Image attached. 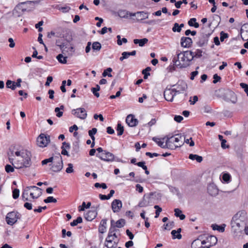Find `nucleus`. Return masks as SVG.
Here are the masks:
<instances>
[{
    "instance_id": "nucleus-40",
    "label": "nucleus",
    "mask_w": 248,
    "mask_h": 248,
    "mask_svg": "<svg viewBox=\"0 0 248 248\" xmlns=\"http://www.w3.org/2000/svg\"><path fill=\"white\" fill-rule=\"evenodd\" d=\"M92 48L94 50L99 51L101 48V44L98 42H94L92 45Z\"/></svg>"
},
{
    "instance_id": "nucleus-13",
    "label": "nucleus",
    "mask_w": 248,
    "mask_h": 248,
    "mask_svg": "<svg viewBox=\"0 0 248 248\" xmlns=\"http://www.w3.org/2000/svg\"><path fill=\"white\" fill-rule=\"evenodd\" d=\"M122 207V202L120 200L115 199L111 202V208L114 213L119 212Z\"/></svg>"
},
{
    "instance_id": "nucleus-32",
    "label": "nucleus",
    "mask_w": 248,
    "mask_h": 248,
    "mask_svg": "<svg viewBox=\"0 0 248 248\" xmlns=\"http://www.w3.org/2000/svg\"><path fill=\"white\" fill-rule=\"evenodd\" d=\"M64 106L63 105H62L60 106V107H57L55 108V112L57 113L56 116L60 118L62 116L63 112L61 111V110H63L64 109Z\"/></svg>"
},
{
    "instance_id": "nucleus-30",
    "label": "nucleus",
    "mask_w": 248,
    "mask_h": 248,
    "mask_svg": "<svg viewBox=\"0 0 248 248\" xmlns=\"http://www.w3.org/2000/svg\"><path fill=\"white\" fill-rule=\"evenodd\" d=\"M207 190L209 194L212 196L217 194V189L212 185L208 186Z\"/></svg>"
},
{
    "instance_id": "nucleus-44",
    "label": "nucleus",
    "mask_w": 248,
    "mask_h": 248,
    "mask_svg": "<svg viewBox=\"0 0 248 248\" xmlns=\"http://www.w3.org/2000/svg\"><path fill=\"white\" fill-rule=\"evenodd\" d=\"M58 9L62 11V13H67L70 11L71 8L67 5H65L64 6L62 7L58 6Z\"/></svg>"
},
{
    "instance_id": "nucleus-57",
    "label": "nucleus",
    "mask_w": 248,
    "mask_h": 248,
    "mask_svg": "<svg viewBox=\"0 0 248 248\" xmlns=\"http://www.w3.org/2000/svg\"><path fill=\"white\" fill-rule=\"evenodd\" d=\"M240 85L243 89H244L245 93L248 96V85L244 83H241Z\"/></svg>"
},
{
    "instance_id": "nucleus-61",
    "label": "nucleus",
    "mask_w": 248,
    "mask_h": 248,
    "mask_svg": "<svg viewBox=\"0 0 248 248\" xmlns=\"http://www.w3.org/2000/svg\"><path fill=\"white\" fill-rule=\"evenodd\" d=\"M234 224H235V226L236 227H237L238 228H240L243 224H245V223L244 222V221H242L240 220H237L234 222Z\"/></svg>"
},
{
    "instance_id": "nucleus-28",
    "label": "nucleus",
    "mask_w": 248,
    "mask_h": 248,
    "mask_svg": "<svg viewBox=\"0 0 248 248\" xmlns=\"http://www.w3.org/2000/svg\"><path fill=\"white\" fill-rule=\"evenodd\" d=\"M184 24L183 23L181 24L180 25L177 23L174 24L173 27H172V30L173 32H180L181 31L182 28L184 27Z\"/></svg>"
},
{
    "instance_id": "nucleus-56",
    "label": "nucleus",
    "mask_w": 248,
    "mask_h": 248,
    "mask_svg": "<svg viewBox=\"0 0 248 248\" xmlns=\"http://www.w3.org/2000/svg\"><path fill=\"white\" fill-rule=\"evenodd\" d=\"M124 55L126 56V58L127 59L130 56H135L136 54V51L133 50L131 52H123Z\"/></svg>"
},
{
    "instance_id": "nucleus-33",
    "label": "nucleus",
    "mask_w": 248,
    "mask_h": 248,
    "mask_svg": "<svg viewBox=\"0 0 248 248\" xmlns=\"http://www.w3.org/2000/svg\"><path fill=\"white\" fill-rule=\"evenodd\" d=\"M57 59L59 62L65 64L67 62V57H64L62 54H60L57 56Z\"/></svg>"
},
{
    "instance_id": "nucleus-42",
    "label": "nucleus",
    "mask_w": 248,
    "mask_h": 248,
    "mask_svg": "<svg viewBox=\"0 0 248 248\" xmlns=\"http://www.w3.org/2000/svg\"><path fill=\"white\" fill-rule=\"evenodd\" d=\"M207 239L209 241H211V245H210V246H213L215 245L217 241V238L215 236H210L207 238Z\"/></svg>"
},
{
    "instance_id": "nucleus-12",
    "label": "nucleus",
    "mask_w": 248,
    "mask_h": 248,
    "mask_svg": "<svg viewBox=\"0 0 248 248\" xmlns=\"http://www.w3.org/2000/svg\"><path fill=\"white\" fill-rule=\"evenodd\" d=\"M175 91L173 89L166 88L164 92L165 99L168 101L172 102L174 97L177 94Z\"/></svg>"
},
{
    "instance_id": "nucleus-47",
    "label": "nucleus",
    "mask_w": 248,
    "mask_h": 248,
    "mask_svg": "<svg viewBox=\"0 0 248 248\" xmlns=\"http://www.w3.org/2000/svg\"><path fill=\"white\" fill-rule=\"evenodd\" d=\"M28 193L29 190H27V187H26V188L24 190L22 194V197L23 201H27L28 200Z\"/></svg>"
},
{
    "instance_id": "nucleus-24",
    "label": "nucleus",
    "mask_w": 248,
    "mask_h": 248,
    "mask_svg": "<svg viewBox=\"0 0 248 248\" xmlns=\"http://www.w3.org/2000/svg\"><path fill=\"white\" fill-rule=\"evenodd\" d=\"M107 226V219H103L101 221L100 225L99 227V232L103 233L106 231Z\"/></svg>"
},
{
    "instance_id": "nucleus-25",
    "label": "nucleus",
    "mask_w": 248,
    "mask_h": 248,
    "mask_svg": "<svg viewBox=\"0 0 248 248\" xmlns=\"http://www.w3.org/2000/svg\"><path fill=\"white\" fill-rule=\"evenodd\" d=\"M226 226V225L225 224H223L220 226L215 224H213L212 225V227L213 230H217L219 232H223L225 231V228Z\"/></svg>"
},
{
    "instance_id": "nucleus-29",
    "label": "nucleus",
    "mask_w": 248,
    "mask_h": 248,
    "mask_svg": "<svg viewBox=\"0 0 248 248\" xmlns=\"http://www.w3.org/2000/svg\"><path fill=\"white\" fill-rule=\"evenodd\" d=\"M189 158L194 160H196L198 162L200 163L202 161V157L197 155L190 154Z\"/></svg>"
},
{
    "instance_id": "nucleus-64",
    "label": "nucleus",
    "mask_w": 248,
    "mask_h": 248,
    "mask_svg": "<svg viewBox=\"0 0 248 248\" xmlns=\"http://www.w3.org/2000/svg\"><path fill=\"white\" fill-rule=\"evenodd\" d=\"M53 78L51 76H48L47 78L46 81L45 83V85L46 86H48L50 85V83L52 81Z\"/></svg>"
},
{
    "instance_id": "nucleus-63",
    "label": "nucleus",
    "mask_w": 248,
    "mask_h": 248,
    "mask_svg": "<svg viewBox=\"0 0 248 248\" xmlns=\"http://www.w3.org/2000/svg\"><path fill=\"white\" fill-rule=\"evenodd\" d=\"M145 155L147 156H149L151 158H152V157H153L154 156H158L159 155L158 154H157V153H151L150 152H146Z\"/></svg>"
},
{
    "instance_id": "nucleus-16",
    "label": "nucleus",
    "mask_w": 248,
    "mask_h": 248,
    "mask_svg": "<svg viewBox=\"0 0 248 248\" xmlns=\"http://www.w3.org/2000/svg\"><path fill=\"white\" fill-rule=\"evenodd\" d=\"M126 123L129 126L133 127L137 125L138 121L133 115L129 114L126 117Z\"/></svg>"
},
{
    "instance_id": "nucleus-21",
    "label": "nucleus",
    "mask_w": 248,
    "mask_h": 248,
    "mask_svg": "<svg viewBox=\"0 0 248 248\" xmlns=\"http://www.w3.org/2000/svg\"><path fill=\"white\" fill-rule=\"evenodd\" d=\"M152 140L155 142L157 144L162 148H168V146L166 145V142L164 143V139H160L156 137H153Z\"/></svg>"
},
{
    "instance_id": "nucleus-36",
    "label": "nucleus",
    "mask_w": 248,
    "mask_h": 248,
    "mask_svg": "<svg viewBox=\"0 0 248 248\" xmlns=\"http://www.w3.org/2000/svg\"><path fill=\"white\" fill-rule=\"evenodd\" d=\"M231 176L229 173H224L222 175L223 180L227 183L231 181Z\"/></svg>"
},
{
    "instance_id": "nucleus-11",
    "label": "nucleus",
    "mask_w": 248,
    "mask_h": 248,
    "mask_svg": "<svg viewBox=\"0 0 248 248\" xmlns=\"http://www.w3.org/2000/svg\"><path fill=\"white\" fill-rule=\"evenodd\" d=\"M96 156L106 162H112L114 160V155L107 151H104V153L101 155L97 154Z\"/></svg>"
},
{
    "instance_id": "nucleus-4",
    "label": "nucleus",
    "mask_w": 248,
    "mask_h": 248,
    "mask_svg": "<svg viewBox=\"0 0 248 248\" xmlns=\"http://www.w3.org/2000/svg\"><path fill=\"white\" fill-rule=\"evenodd\" d=\"M21 217V215L16 211L9 212L6 216V223L9 225H13Z\"/></svg>"
},
{
    "instance_id": "nucleus-9",
    "label": "nucleus",
    "mask_w": 248,
    "mask_h": 248,
    "mask_svg": "<svg viewBox=\"0 0 248 248\" xmlns=\"http://www.w3.org/2000/svg\"><path fill=\"white\" fill-rule=\"evenodd\" d=\"M27 190H31L30 194L32 199H37L42 195V189L36 186H27Z\"/></svg>"
},
{
    "instance_id": "nucleus-48",
    "label": "nucleus",
    "mask_w": 248,
    "mask_h": 248,
    "mask_svg": "<svg viewBox=\"0 0 248 248\" xmlns=\"http://www.w3.org/2000/svg\"><path fill=\"white\" fill-rule=\"evenodd\" d=\"M44 202L45 203H50V202H56L57 200L54 198L53 197L49 196L46 199L44 200Z\"/></svg>"
},
{
    "instance_id": "nucleus-50",
    "label": "nucleus",
    "mask_w": 248,
    "mask_h": 248,
    "mask_svg": "<svg viewBox=\"0 0 248 248\" xmlns=\"http://www.w3.org/2000/svg\"><path fill=\"white\" fill-rule=\"evenodd\" d=\"M19 195V190L17 188H15L13 191V198L14 199H16L18 198Z\"/></svg>"
},
{
    "instance_id": "nucleus-45",
    "label": "nucleus",
    "mask_w": 248,
    "mask_h": 248,
    "mask_svg": "<svg viewBox=\"0 0 248 248\" xmlns=\"http://www.w3.org/2000/svg\"><path fill=\"white\" fill-rule=\"evenodd\" d=\"M171 234L172 235V239H180L182 238V235L180 233L178 234L176 230H172L171 232Z\"/></svg>"
},
{
    "instance_id": "nucleus-43",
    "label": "nucleus",
    "mask_w": 248,
    "mask_h": 248,
    "mask_svg": "<svg viewBox=\"0 0 248 248\" xmlns=\"http://www.w3.org/2000/svg\"><path fill=\"white\" fill-rule=\"evenodd\" d=\"M125 224V221L124 219H120L117 220L115 223V227L117 228H122L123 227Z\"/></svg>"
},
{
    "instance_id": "nucleus-35",
    "label": "nucleus",
    "mask_w": 248,
    "mask_h": 248,
    "mask_svg": "<svg viewBox=\"0 0 248 248\" xmlns=\"http://www.w3.org/2000/svg\"><path fill=\"white\" fill-rule=\"evenodd\" d=\"M202 51L201 49H197L195 52H192L193 59L194 57L200 58L202 56Z\"/></svg>"
},
{
    "instance_id": "nucleus-34",
    "label": "nucleus",
    "mask_w": 248,
    "mask_h": 248,
    "mask_svg": "<svg viewBox=\"0 0 248 248\" xmlns=\"http://www.w3.org/2000/svg\"><path fill=\"white\" fill-rule=\"evenodd\" d=\"M116 130L117 131L118 136H121L123 134L124 129L121 123H118Z\"/></svg>"
},
{
    "instance_id": "nucleus-31",
    "label": "nucleus",
    "mask_w": 248,
    "mask_h": 248,
    "mask_svg": "<svg viewBox=\"0 0 248 248\" xmlns=\"http://www.w3.org/2000/svg\"><path fill=\"white\" fill-rule=\"evenodd\" d=\"M91 203L90 202H88L87 204H86L85 202H83L82 205L78 207V211L79 212L84 211L85 209H88L90 208L91 206Z\"/></svg>"
},
{
    "instance_id": "nucleus-26",
    "label": "nucleus",
    "mask_w": 248,
    "mask_h": 248,
    "mask_svg": "<svg viewBox=\"0 0 248 248\" xmlns=\"http://www.w3.org/2000/svg\"><path fill=\"white\" fill-rule=\"evenodd\" d=\"M248 32V23L244 24L240 30V33L242 38L244 40L245 33Z\"/></svg>"
},
{
    "instance_id": "nucleus-46",
    "label": "nucleus",
    "mask_w": 248,
    "mask_h": 248,
    "mask_svg": "<svg viewBox=\"0 0 248 248\" xmlns=\"http://www.w3.org/2000/svg\"><path fill=\"white\" fill-rule=\"evenodd\" d=\"M112 70L111 68L109 67L106 70H104L102 75L103 77H106L108 76L109 77H112V75L110 73L111 72H112Z\"/></svg>"
},
{
    "instance_id": "nucleus-27",
    "label": "nucleus",
    "mask_w": 248,
    "mask_h": 248,
    "mask_svg": "<svg viewBox=\"0 0 248 248\" xmlns=\"http://www.w3.org/2000/svg\"><path fill=\"white\" fill-rule=\"evenodd\" d=\"M174 215L178 217H179L181 220H184L186 218V216L182 214V211L176 208L174 209Z\"/></svg>"
},
{
    "instance_id": "nucleus-7",
    "label": "nucleus",
    "mask_w": 248,
    "mask_h": 248,
    "mask_svg": "<svg viewBox=\"0 0 248 248\" xmlns=\"http://www.w3.org/2000/svg\"><path fill=\"white\" fill-rule=\"evenodd\" d=\"M72 114L76 117L81 120L85 119L87 116V112L85 108H79L73 109L72 110Z\"/></svg>"
},
{
    "instance_id": "nucleus-22",
    "label": "nucleus",
    "mask_w": 248,
    "mask_h": 248,
    "mask_svg": "<svg viewBox=\"0 0 248 248\" xmlns=\"http://www.w3.org/2000/svg\"><path fill=\"white\" fill-rule=\"evenodd\" d=\"M116 231L115 226L113 225V221H111V226L109 229L108 235L107 236H110V237H114V238H117V235L116 234L115 232Z\"/></svg>"
},
{
    "instance_id": "nucleus-58",
    "label": "nucleus",
    "mask_w": 248,
    "mask_h": 248,
    "mask_svg": "<svg viewBox=\"0 0 248 248\" xmlns=\"http://www.w3.org/2000/svg\"><path fill=\"white\" fill-rule=\"evenodd\" d=\"M228 37V34L226 33L221 31L220 32V40L221 42H223L225 39Z\"/></svg>"
},
{
    "instance_id": "nucleus-62",
    "label": "nucleus",
    "mask_w": 248,
    "mask_h": 248,
    "mask_svg": "<svg viewBox=\"0 0 248 248\" xmlns=\"http://www.w3.org/2000/svg\"><path fill=\"white\" fill-rule=\"evenodd\" d=\"M70 148V145L69 143H67L66 142H63L62 143V149H64L65 150H68Z\"/></svg>"
},
{
    "instance_id": "nucleus-60",
    "label": "nucleus",
    "mask_w": 248,
    "mask_h": 248,
    "mask_svg": "<svg viewBox=\"0 0 248 248\" xmlns=\"http://www.w3.org/2000/svg\"><path fill=\"white\" fill-rule=\"evenodd\" d=\"M213 78H214V80H213V82L214 84L217 83V82L219 81L221 79V78L219 76H218L217 74H215L213 76Z\"/></svg>"
},
{
    "instance_id": "nucleus-54",
    "label": "nucleus",
    "mask_w": 248,
    "mask_h": 248,
    "mask_svg": "<svg viewBox=\"0 0 248 248\" xmlns=\"http://www.w3.org/2000/svg\"><path fill=\"white\" fill-rule=\"evenodd\" d=\"M5 171L7 173L13 172L14 171V168L10 165H6L5 167Z\"/></svg>"
},
{
    "instance_id": "nucleus-37",
    "label": "nucleus",
    "mask_w": 248,
    "mask_h": 248,
    "mask_svg": "<svg viewBox=\"0 0 248 248\" xmlns=\"http://www.w3.org/2000/svg\"><path fill=\"white\" fill-rule=\"evenodd\" d=\"M97 129L96 128H93L92 129V130H90L89 131V135L91 137L92 140L94 141L95 140V137L94 135L97 132Z\"/></svg>"
},
{
    "instance_id": "nucleus-51",
    "label": "nucleus",
    "mask_w": 248,
    "mask_h": 248,
    "mask_svg": "<svg viewBox=\"0 0 248 248\" xmlns=\"http://www.w3.org/2000/svg\"><path fill=\"white\" fill-rule=\"evenodd\" d=\"M174 225V222H169L168 223L165 224L164 225V229L165 230H170L171 228H172V227Z\"/></svg>"
},
{
    "instance_id": "nucleus-14",
    "label": "nucleus",
    "mask_w": 248,
    "mask_h": 248,
    "mask_svg": "<svg viewBox=\"0 0 248 248\" xmlns=\"http://www.w3.org/2000/svg\"><path fill=\"white\" fill-rule=\"evenodd\" d=\"M93 208L92 207V209L89 210L84 215L85 218L88 221L93 220L95 218L97 215L96 209L95 208L93 209Z\"/></svg>"
},
{
    "instance_id": "nucleus-5",
    "label": "nucleus",
    "mask_w": 248,
    "mask_h": 248,
    "mask_svg": "<svg viewBox=\"0 0 248 248\" xmlns=\"http://www.w3.org/2000/svg\"><path fill=\"white\" fill-rule=\"evenodd\" d=\"M63 168V162L62 156L59 154L58 156L54 157V162L51 170L54 172L60 171Z\"/></svg>"
},
{
    "instance_id": "nucleus-15",
    "label": "nucleus",
    "mask_w": 248,
    "mask_h": 248,
    "mask_svg": "<svg viewBox=\"0 0 248 248\" xmlns=\"http://www.w3.org/2000/svg\"><path fill=\"white\" fill-rule=\"evenodd\" d=\"M210 34H203L201 35L197 44L199 46H202L207 44Z\"/></svg>"
},
{
    "instance_id": "nucleus-10",
    "label": "nucleus",
    "mask_w": 248,
    "mask_h": 248,
    "mask_svg": "<svg viewBox=\"0 0 248 248\" xmlns=\"http://www.w3.org/2000/svg\"><path fill=\"white\" fill-rule=\"evenodd\" d=\"M119 242V239L114 237L107 236L105 240V246L107 248H116Z\"/></svg>"
},
{
    "instance_id": "nucleus-17",
    "label": "nucleus",
    "mask_w": 248,
    "mask_h": 248,
    "mask_svg": "<svg viewBox=\"0 0 248 248\" xmlns=\"http://www.w3.org/2000/svg\"><path fill=\"white\" fill-rule=\"evenodd\" d=\"M192 43V39L188 37H182L181 38V45L184 47H189Z\"/></svg>"
},
{
    "instance_id": "nucleus-41",
    "label": "nucleus",
    "mask_w": 248,
    "mask_h": 248,
    "mask_svg": "<svg viewBox=\"0 0 248 248\" xmlns=\"http://www.w3.org/2000/svg\"><path fill=\"white\" fill-rule=\"evenodd\" d=\"M82 222V218L81 217H78L75 220H74L72 222L70 223V225L71 226H75L77 225L78 223H81Z\"/></svg>"
},
{
    "instance_id": "nucleus-18",
    "label": "nucleus",
    "mask_w": 248,
    "mask_h": 248,
    "mask_svg": "<svg viewBox=\"0 0 248 248\" xmlns=\"http://www.w3.org/2000/svg\"><path fill=\"white\" fill-rule=\"evenodd\" d=\"M118 15L121 18H128L130 16H135V14L129 12L125 10H120L118 11Z\"/></svg>"
},
{
    "instance_id": "nucleus-39",
    "label": "nucleus",
    "mask_w": 248,
    "mask_h": 248,
    "mask_svg": "<svg viewBox=\"0 0 248 248\" xmlns=\"http://www.w3.org/2000/svg\"><path fill=\"white\" fill-rule=\"evenodd\" d=\"M151 68L150 67H147L145 69H143L142 71V74L144 75V78L147 79L149 76H150L149 71H150Z\"/></svg>"
},
{
    "instance_id": "nucleus-3",
    "label": "nucleus",
    "mask_w": 248,
    "mask_h": 248,
    "mask_svg": "<svg viewBox=\"0 0 248 248\" xmlns=\"http://www.w3.org/2000/svg\"><path fill=\"white\" fill-rule=\"evenodd\" d=\"M183 136L181 135L177 134L167 138L166 145L168 148L175 149L176 148L181 147L184 144L182 140Z\"/></svg>"
},
{
    "instance_id": "nucleus-2",
    "label": "nucleus",
    "mask_w": 248,
    "mask_h": 248,
    "mask_svg": "<svg viewBox=\"0 0 248 248\" xmlns=\"http://www.w3.org/2000/svg\"><path fill=\"white\" fill-rule=\"evenodd\" d=\"M176 55L177 56L174 57L172 60L174 66H170V71L174 70V66L180 68H186L189 65L190 62L193 60L191 51L181 52L177 50Z\"/></svg>"
},
{
    "instance_id": "nucleus-59",
    "label": "nucleus",
    "mask_w": 248,
    "mask_h": 248,
    "mask_svg": "<svg viewBox=\"0 0 248 248\" xmlns=\"http://www.w3.org/2000/svg\"><path fill=\"white\" fill-rule=\"evenodd\" d=\"M184 142L186 144H189L190 146H193L194 145V142L192 140V138H190L189 139H185V138H184Z\"/></svg>"
},
{
    "instance_id": "nucleus-6",
    "label": "nucleus",
    "mask_w": 248,
    "mask_h": 248,
    "mask_svg": "<svg viewBox=\"0 0 248 248\" xmlns=\"http://www.w3.org/2000/svg\"><path fill=\"white\" fill-rule=\"evenodd\" d=\"M50 142V136L41 134L37 139V144L40 147H45Z\"/></svg>"
},
{
    "instance_id": "nucleus-53",
    "label": "nucleus",
    "mask_w": 248,
    "mask_h": 248,
    "mask_svg": "<svg viewBox=\"0 0 248 248\" xmlns=\"http://www.w3.org/2000/svg\"><path fill=\"white\" fill-rule=\"evenodd\" d=\"M94 186L96 188L101 187L104 189H105L107 188V186L105 183L100 184L99 183H96L94 184Z\"/></svg>"
},
{
    "instance_id": "nucleus-55",
    "label": "nucleus",
    "mask_w": 248,
    "mask_h": 248,
    "mask_svg": "<svg viewBox=\"0 0 248 248\" xmlns=\"http://www.w3.org/2000/svg\"><path fill=\"white\" fill-rule=\"evenodd\" d=\"M54 160V158L53 157H49V158L45 159L42 161V164L43 165L47 164L48 163L52 162Z\"/></svg>"
},
{
    "instance_id": "nucleus-19",
    "label": "nucleus",
    "mask_w": 248,
    "mask_h": 248,
    "mask_svg": "<svg viewBox=\"0 0 248 248\" xmlns=\"http://www.w3.org/2000/svg\"><path fill=\"white\" fill-rule=\"evenodd\" d=\"M135 16H137V20L138 21L148 18L149 13L144 11H140L134 13Z\"/></svg>"
},
{
    "instance_id": "nucleus-8",
    "label": "nucleus",
    "mask_w": 248,
    "mask_h": 248,
    "mask_svg": "<svg viewBox=\"0 0 248 248\" xmlns=\"http://www.w3.org/2000/svg\"><path fill=\"white\" fill-rule=\"evenodd\" d=\"M171 87H175L173 89L175 90V92L177 94L183 93L187 88L186 83L183 80H179L175 85H173Z\"/></svg>"
},
{
    "instance_id": "nucleus-52",
    "label": "nucleus",
    "mask_w": 248,
    "mask_h": 248,
    "mask_svg": "<svg viewBox=\"0 0 248 248\" xmlns=\"http://www.w3.org/2000/svg\"><path fill=\"white\" fill-rule=\"evenodd\" d=\"M154 208L156 209L155 217L157 218L159 217L160 213L162 211V208L158 205H155Z\"/></svg>"
},
{
    "instance_id": "nucleus-49",
    "label": "nucleus",
    "mask_w": 248,
    "mask_h": 248,
    "mask_svg": "<svg viewBox=\"0 0 248 248\" xmlns=\"http://www.w3.org/2000/svg\"><path fill=\"white\" fill-rule=\"evenodd\" d=\"M68 167L66 169V172L67 173H71L74 172L73 165L72 163L68 164Z\"/></svg>"
},
{
    "instance_id": "nucleus-1",
    "label": "nucleus",
    "mask_w": 248,
    "mask_h": 248,
    "mask_svg": "<svg viewBox=\"0 0 248 248\" xmlns=\"http://www.w3.org/2000/svg\"><path fill=\"white\" fill-rule=\"evenodd\" d=\"M31 153L27 150L21 149L11 152L9 161L16 169L30 167L31 164Z\"/></svg>"
},
{
    "instance_id": "nucleus-23",
    "label": "nucleus",
    "mask_w": 248,
    "mask_h": 248,
    "mask_svg": "<svg viewBox=\"0 0 248 248\" xmlns=\"http://www.w3.org/2000/svg\"><path fill=\"white\" fill-rule=\"evenodd\" d=\"M148 42V39L144 38L141 39H135L133 40L135 44H138L140 46H143Z\"/></svg>"
},
{
    "instance_id": "nucleus-20",
    "label": "nucleus",
    "mask_w": 248,
    "mask_h": 248,
    "mask_svg": "<svg viewBox=\"0 0 248 248\" xmlns=\"http://www.w3.org/2000/svg\"><path fill=\"white\" fill-rule=\"evenodd\" d=\"M150 197L144 195L141 201L139 203L138 206L140 207H147L150 205Z\"/></svg>"
},
{
    "instance_id": "nucleus-38",
    "label": "nucleus",
    "mask_w": 248,
    "mask_h": 248,
    "mask_svg": "<svg viewBox=\"0 0 248 248\" xmlns=\"http://www.w3.org/2000/svg\"><path fill=\"white\" fill-rule=\"evenodd\" d=\"M15 81L8 80L6 83V87L11 89L13 90H15L16 87L15 85Z\"/></svg>"
}]
</instances>
